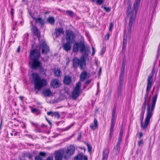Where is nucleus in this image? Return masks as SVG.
<instances>
[{"label": "nucleus", "mask_w": 160, "mask_h": 160, "mask_svg": "<svg viewBox=\"0 0 160 160\" xmlns=\"http://www.w3.org/2000/svg\"><path fill=\"white\" fill-rule=\"evenodd\" d=\"M122 131H121L120 132L119 137L118 138V141L121 142L122 139Z\"/></svg>", "instance_id": "obj_35"}, {"label": "nucleus", "mask_w": 160, "mask_h": 160, "mask_svg": "<svg viewBox=\"0 0 160 160\" xmlns=\"http://www.w3.org/2000/svg\"><path fill=\"white\" fill-rule=\"evenodd\" d=\"M52 112H53L51 111L48 112H47V114L48 116L51 115V116L53 117V115H52Z\"/></svg>", "instance_id": "obj_48"}, {"label": "nucleus", "mask_w": 160, "mask_h": 160, "mask_svg": "<svg viewBox=\"0 0 160 160\" xmlns=\"http://www.w3.org/2000/svg\"><path fill=\"white\" fill-rule=\"evenodd\" d=\"M34 89L35 90H39L44 87H45L47 84V81H34Z\"/></svg>", "instance_id": "obj_6"}, {"label": "nucleus", "mask_w": 160, "mask_h": 160, "mask_svg": "<svg viewBox=\"0 0 160 160\" xmlns=\"http://www.w3.org/2000/svg\"><path fill=\"white\" fill-rule=\"evenodd\" d=\"M115 116V113H112V119L111 121V124L110 127V131L109 135V137L110 139H111L113 135V128L115 124V120L114 118Z\"/></svg>", "instance_id": "obj_8"}, {"label": "nucleus", "mask_w": 160, "mask_h": 160, "mask_svg": "<svg viewBox=\"0 0 160 160\" xmlns=\"http://www.w3.org/2000/svg\"><path fill=\"white\" fill-rule=\"evenodd\" d=\"M81 86V84L80 82H78L76 84L72 92V97L73 99L76 100L80 95Z\"/></svg>", "instance_id": "obj_5"}, {"label": "nucleus", "mask_w": 160, "mask_h": 160, "mask_svg": "<svg viewBox=\"0 0 160 160\" xmlns=\"http://www.w3.org/2000/svg\"><path fill=\"white\" fill-rule=\"evenodd\" d=\"M113 24L111 22L110 23V26L109 28V31H111L113 27Z\"/></svg>", "instance_id": "obj_40"}, {"label": "nucleus", "mask_w": 160, "mask_h": 160, "mask_svg": "<svg viewBox=\"0 0 160 160\" xmlns=\"http://www.w3.org/2000/svg\"><path fill=\"white\" fill-rule=\"evenodd\" d=\"M19 98L22 101L23 97H22V96H19Z\"/></svg>", "instance_id": "obj_59"}, {"label": "nucleus", "mask_w": 160, "mask_h": 160, "mask_svg": "<svg viewBox=\"0 0 160 160\" xmlns=\"http://www.w3.org/2000/svg\"><path fill=\"white\" fill-rule=\"evenodd\" d=\"M66 14L69 15L71 17L73 16V12L71 11L67 10L66 11Z\"/></svg>", "instance_id": "obj_33"}, {"label": "nucleus", "mask_w": 160, "mask_h": 160, "mask_svg": "<svg viewBox=\"0 0 160 160\" xmlns=\"http://www.w3.org/2000/svg\"><path fill=\"white\" fill-rule=\"evenodd\" d=\"M46 160H53V157L52 156L48 157Z\"/></svg>", "instance_id": "obj_49"}, {"label": "nucleus", "mask_w": 160, "mask_h": 160, "mask_svg": "<svg viewBox=\"0 0 160 160\" xmlns=\"http://www.w3.org/2000/svg\"><path fill=\"white\" fill-rule=\"evenodd\" d=\"M75 150V147L71 145L66 151V153L68 156L64 155V158L66 159H68L70 155L74 153Z\"/></svg>", "instance_id": "obj_9"}, {"label": "nucleus", "mask_w": 160, "mask_h": 160, "mask_svg": "<svg viewBox=\"0 0 160 160\" xmlns=\"http://www.w3.org/2000/svg\"><path fill=\"white\" fill-rule=\"evenodd\" d=\"M149 92H146V93L145 95V96L144 98V101L143 103L142 108H146V105L147 102H148V97Z\"/></svg>", "instance_id": "obj_23"}, {"label": "nucleus", "mask_w": 160, "mask_h": 160, "mask_svg": "<svg viewBox=\"0 0 160 160\" xmlns=\"http://www.w3.org/2000/svg\"><path fill=\"white\" fill-rule=\"evenodd\" d=\"M109 152V150L108 148H106L104 149L103 151L102 158V160H107L108 154Z\"/></svg>", "instance_id": "obj_14"}, {"label": "nucleus", "mask_w": 160, "mask_h": 160, "mask_svg": "<svg viewBox=\"0 0 160 160\" xmlns=\"http://www.w3.org/2000/svg\"><path fill=\"white\" fill-rule=\"evenodd\" d=\"M109 37V34L108 33L106 35H105L104 37L105 39L106 40H108Z\"/></svg>", "instance_id": "obj_39"}, {"label": "nucleus", "mask_w": 160, "mask_h": 160, "mask_svg": "<svg viewBox=\"0 0 160 160\" xmlns=\"http://www.w3.org/2000/svg\"><path fill=\"white\" fill-rule=\"evenodd\" d=\"M91 82V81H87L86 82V84H89Z\"/></svg>", "instance_id": "obj_57"}, {"label": "nucleus", "mask_w": 160, "mask_h": 160, "mask_svg": "<svg viewBox=\"0 0 160 160\" xmlns=\"http://www.w3.org/2000/svg\"><path fill=\"white\" fill-rule=\"evenodd\" d=\"M53 115L55 117L59 118L60 117V115L58 112H52Z\"/></svg>", "instance_id": "obj_34"}, {"label": "nucleus", "mask_w": 160, "mask_h": 160, "mask_svg": "<svg viewBox=\"0 0 160 160\" xmlns=\"http://www.w3.org/2000/svg\"><path fill=\"white\" fill-rule=\"evenodd\" d=\"M155 71V69L154 68L152 70V72L149 75L147 80H152L153 78L152 77L154 75V74Z\"/></svg>", "instance_id": "obj_29"}, {"label": "nucleus", "mask_w": 160, "mask_h": 160, "mask_svg": "<svg viewBox=\"0 0 160 160\" xmlns=\"http://www.w3.org/2000/svg\"><path fill=\"white\" fill-rule=\"evenodd\" d=\"M32 31L34 35L37 36V37L39 38L40 37V33L36 27L32 26Z\"/></svg>", "instance_id": "obj_15"}, {"label": "nucleus", "mask_w": 160, "mask_h": 160, "mask_svg": "<svg viewBox=\"0 0 160 160\" xmlns=\"http://www.w3.org/2000/svg\"><path fill=\"white\" fill-rule=\"evenodd\" d=\"M127 39L126 38H125V37H124V38L123 40V49L125 48L127 45Z\"/></svg>", "instance_id": "obj_31"}, {"label": "nucleus", "mask_w": 160, "mask_h": 160, "mask_svg": "<svg viewBox=\"0 0 160 160\" xmlns=\"http://www.w3.org/2000/svg\"><path fill=\"white\" fill-rule=\"evenodd\" d=\"M51 86L53 88H57L60 86V83L59 81H52L51 82Z\"/></svg>", "instance_id": "obj_16"}, {"label": "nucleus", "mask_w": 160, "mask_h": 160, "mask_svg": "<svg viewBox=\"0 0 160 160\" xmlns=\"http://www.w3.org/2000/svg\"><path fill=\"white\" fill-rule=\"evenodd\" d=\"M122 89L121 87H118V98L121 95L122 92Z\"/></svg>", "instance_id": "obj_32"}, {"label": "nucleus", "mask_w": 160, "mask_h": 160, "mask_svg": "<svg viewBox=\"0 0 160 160\" xmlns=\"http://www.w3.org/2000/svg\"><path fill=\"white\" fill-rule=\"evenodd\" d=\"M121 142L118 141L116 146L114 148L116 154L117 155L119 153Z\"/></svg>", "instance_id": "obj_24"}, {"label": "nucleus", "mask_w": 160, "mask_h": 160, "mask_svg": "<svg viewBox=\"0 0 160 160\" xmlns=\"http://www.w3.org/2000/svg\"><path fill=\"white\" fill-rule=\"evenodd\" d=\"M20 47L19 46L17 49V51L18 52H20Z\"/></svg>", "instance_id": "obj_58"}, {"label": "nucleus", "mask_w": 160, "mask_h": 160, "mask_svg": "<svg viewBox=\"0 0 160 160\" xmlns=\"http://www.w3.org/2000/svg\"><path fill=\"white\" fill-rule=\"evenodd\" d=\"M38 109L35 108H32L31 109V112L32 113H35L37 111Z\"/></svg>", "instance_id": "obj_44"}, {"label": "nucleus", "mask_w": 160, "mask_h": 160, "mask_svg": "<svg viewBox=\"0 0 160 160\" xmlns=\"http://www.w3.org/2000/svg\"><path fill=\"white\" fill-rule=\"evenodd\" d=\"M125 60H124L123 59V61L122 64V66L121 67V75L120 78L121 80H122L123 79V76L124 69L125 67Z\"/></svg>", "instance_id": "obj_17"}, {"label": "nucleus", "mask_w": 160, "mask_h": 160, "mask_svg": "<svg viewBox=\"0 0 160 160\" xmlns=\"http://www.w3.org/2000/svg\"><path fill=\"white\" fill-rule=\"evenodd\" d=\"M28 158L29 159H32V155L31 154H29L28 155Z\"/></svg>", "instance_id": "obj_52"}, {"label": "nucleus", "mask_w": 160, "mask_h": 160, "mask_svg": "<svg viewBox=\"0 0 160 160\" xmlns=\"http://www.w3.org/2000/svg\"><path fill=\"white\" fill-rule=\"evenodd\" d=\"M92 55H93L95 53V50H94V48L93 47H92Z\"/></svg>", "instance_id": "obj_53"}, {"label": "nucleus", "mask_w": 160, "mask_h": 160, "mask_svg": "<svg viewBox=\"0 0 160 160\" xmlns=\"http://www.w3.org/2000/svg\"><path fill=\"white\" fill-rule=\"evenodd\" d=\"M55 33L56 35V37L59 36L61 34L64 33V31L62 28H59L55 30Z\"/></svg>", "instance_id": "obj_22"}, {"label": "nucleus", "mask_w": 160, "mask_h": 160, "mask_svg": "<svg viewBox=\"0 0 160 160\" xmlns=\"http://www.w3.org/2000/svg\"><path fill=\"white\" fill-rule=\"evenodd\" d=\"M64 154V151L60 150L55 152V160H62Z\"/></svg>", "instance_id": "obj_11"}, {"label": "nucleus", "mask_w": 160, "mask_h": 160, "mask_svg": "<svg viewBox=\"0 0 160 160\" xmlns=\"http://www.w3.org/2000/svg\"><path fill=\"white\" fill-rule=\"evenodd\" d=\"M111 92V90H110L109 91V96H110V95Z\"/></svg>", "instance_id": "obj_63"}, {"label": "nucleus", "mask_w": 160, "mask_h": 160, "mask_svg": "<svg viewBox=\"0 0 160 160\" xmlns=\"http://www.w3.org/2000/svg\"><path fill=\"white\" fill-rule=\"evenodd\" d=\"M71 43L67 42L66 43L63 44L62 47L63 49L66 52L69 51L71 49V46L70 45Z\"/></svg>", "instance_id": "obj_21"}, {"label": "nucleus", "mask_w": 160, "mask_h": 160, "mask_svg": "<svg viewBox=\"0 0 160 160\" xmlns=\"http://www.w3.org/2000/svg\"><path fill=\"white\" fill-rule=\"evenodd\" d=\"M138 134L139 135V138L140 139L142 136V134L141 132H139Z\"/></svg>", "instance_id": "obj_50"}, {"label": "nucleus", "mask_w": 160, "mask_h": 160, "mask_svg": "<svg viewBox=\"0 0 160 160\" xmlns=\"http://www.w3.org/2000/svg\"><path fill=\"white\" fill-rule=\"evenodd\" d=\"M35 114L38 115L40 113V111L38 109L37 111H36L35 112Z\"/></svg>", "instance_id": "obj_51"}, {"label": "nucleus", "mask_w": 160, "mask_h": 160, "mask_svg": "<svg viewBox=\"0 0 160 160\" xmlns=\"http://www.w3.org/2000/svg\"><path fill=\"white\" fill-rule=\"evenodd\" d=\"M79 48L80 51L82 53L84 52V53L79 59L77 57H75L73 59V67L76 68L79 66L81 69L84 70L86 68L85 59L88 56L89 49L85 47L84 42L82 41L76 42L74 44L73 51L75 52H77Z\"/></svg>", "instance_id": "obj_1"}, {"label": "nucleus", "mask_w": 160, "mask_h": 160, "mask_svg": "<svg viewBox=\"0 0 160 160\" xmlns=\"http://www.w3.org/2000/svg\"><path fill=\"white\" fill-rule=\"evenodd\" d=\"M37 132H41V131L39 130H37Z\"/></svg>", "instance_id": "obj_64"}, {"label": "nucleus", "mask_w": 160, "mask_h": 160, "mask_svg": "<svg viewBox=\"0 0 160 160\" xmlns=\"http://www.w3.org/2000/svg\"><path fill=\"white\" fill-rule=\"evenodd\" d=\"M101 68H99V74H100V73H101Z\"/></svg>", "instance_id": "obj_60"}, {"label": "nucleus", "mask_w": 160, "mask_h": 160, "mask_svg": "<svg viewBox=\"0 0 160 160\" xmlns=\"http://www.w3.org/2000/svg\"><path fill=\"white\" fill-rule=\"evenodd\" d=\"M35 160H42L41 157L39 156H37L35 158Z\"/></svg>", "instance_id": "obj_42"}, {"label": "nucleus", "mask_w": 160, "mask_h": 160, "mask_svg": "<svg viewBox=\"0 0 160 160\" xmlns=\"http://www.w3.org/2000/svg\"><path fill=\"white\" fill-rule=\"evenodd\" d=\"M83 160H88V158L86 156H84L83 158Z\"/></svg>", "instance_id": "obj_55"}, {"label": "nucleus", "mask_w": 160, "mask_h": 160, "mask_svg": "<svg viewBox=\"0 0 160 160\" xmlns=\"http://www.w3.org/2000/svg\"><path fill=\"white\" fill-rule=\"evenodd\" d=\"M11 12L12 15H13L14 13V10L13 9H12L11 11Z\"/></svg>", "instance_id": "obj_56"}, {"label": "nucleus", "mask_w": 160, "mask_h": 160, "mask_svg": "<svg viewBox=\"0 0 160 160\" xmlns=\"http://www.w3.org/2000/svg\"><path fill=\"white\" fill-rule=\"evenodd\" d=\"M90 126L92 130H94L98 128V121L96 118H95L94 119L93 123L91 124Z\"/></svg>", "instance_id": "obj_19"}, {"label": "nucleus", "mask_w": 160, "mask_h": 160, "mask_svg": "<svg viewBox=\"0 0 160 160\" xmlns=\"http://www.w3.org/2000/svg\"><path fill=\"white\" fill-rule=\"evenodd\" d=\"M41 48L42 49V54H47L49 51V47L47 45L46 42H42L40 44Z\"/></svg>", "instance_id": "obj_10"}, {"label": "nucleus", "mask_w": 160, "mask_h": 160, "mask_svg": "<svg viewBox=\"0 0 160 160\" xmlns=\"http://www.w3.org/2000/svg\"><path fill=\"white\" fill-rule=\"evenodd\" d=\"M140 1L141 0H136L135 2L133 4V10H134V13L135 16L137 13V10L139 5Z\"/></svg>", "instance_id": "obj_13"}, {"label": "nucleus", "mask_w": 160, "mask_h": 160, "mask_svg": "<svg viewBox=\"0 0 160 160\" xmlns=\"http://www.w3.org/2000/svg\"><path fill=\"white\" fill-rule=\"evenodd\" d=\"M53 74L56 77H59L61 76L62 73L60 70V68H58L54 69Z\"/></svg>", "instance_id": "obj_20"}, {"label": "nucleus", "mask_w": 160, "mask_h": 160, "mask_svg": "<svg viewBox=\"0 0 160 160\" xmlns=\"http://www.w3.org/2000/svg\"><path fill=\"white\" fill-rule=\"evenodd\" d=\"M30 79H32L31 80H40V77L39 75L36 73H32L30 77ZM42 80H44L42 79Z\"/></svg>", "instance_id": "obj_18"}, {"label": "nucleus", "mask_w": 160, "mask_h": 160, "mask_svg": "<svg viewBox=\"0 0 160 160\" xmlns=\"http://www.w3.org/2000/svg\"><path fill=\"white\" fill-rule=\"evenodd\" d=\"M103 8L104 10H105L107 12H110V9L109 8H107L104 7Z\"/></svg>", "instance_id": "obj_46"}, {"label": "nucleus", "mask_w": 160, "mask_h": 160, "mask_svg": "<svg viewBox=\"0 0 160 160\" xmlns=\"http://www.w3.org/2000/svg\"><path fill=\"white\" fill-rule=\"evenodd\" d=\"M103 2V0H97L96 3L98 5H101Z\"/></svg>", "instance_id": "obj_36"}, {"label": "nucleus", "mask_w": 160, "mask_h": 160, "mask_svg": "<svg viewBox=\"0 0 160 160\" xmlns=\"http://www.w3.org/2000/svg\"><path fill=\"white\" fill-rule=\"evenodd\" d=\"M82 154L81 153L78 154L75 157L74 160H82Z\"/></svg>", "instance_id": "obj_30"}, {"label": "nucleus", "mask_w": 160, "mask_h": 160, "mask_svg": "<svg viewBox=\"0 0 160 160\" xmlns=\"http://www.w3.org/2000/svg\"><path fill=\"white\" fill-rule=\"evenodd\" d=\"M49 12H45L44 13H45V14H48V13H49Z\"/></svg>", "instance_id": "obj_62"}, {"label": "nucleus", "mask_w": 160, "mask_h": 160, "mask_svg": "<svg viewBox=\"0 0 160 160\" xmlns=\"http://www.w3.org/2000/svg\"><path fill=\"white\" fill-rule=\"evenodd\" d=\"M42 93L45 97H49L52 96V93L49 88H46L43 89Z\"/></svg>", "instance_id": "obj_12"}, {"label": "nucleus", "mask_w": 160, "mask_h": 160, "mask_svg": "<svg viewBox=\"0 0 160 160\" xmlns=\"http://www.w3.org/2000/svg\"><path fill=\"white\" fill-rule=\"evenodd\" d=\"M131 6L130 3L128 4L127 9V14L129 16V21L128 28V32L130 33L132 29V24L134 23L135 18V15L134 13V10L130 11Z\"/></svg>", "instance_id": "obj_4"}, {"label": "nucleus", "mask_w": 160, "mask_h": 160, "mask_svg": "<svg viewBox=\"0 0 160 160\" xmlns=\"http://www.w3.org/2000/svg\"><path fill=\"white\" fill-rule=\"evenodd\" d=\"M64 83L67 85L69 84L71 82V81H63Z\"/></svg>", "instance_id": "obj_41"}, {"label": "nucleus", "mask_w": 160, "mask_h": 160, "mask_svg": "<svg viewBox=\"0 0 160 160\" xmlns=\"http://www.w3.org/2000/svg\"><path fill=\"white\" fill-rule=\"evenodd\" d=\"M32 124L35 127H37V124L36 123H32Z\"/></svg>", "instance_id": "obj_61"}, {"label": "nucleus", "mask_w": 160, "mask_h": 160, "mask_svg": "<svg viewBox=\"0 0 160 160\" xmlns=\"http://www.w3.org/2000/svg\"><path fill=\"white\" fill-rule=\"evenodd\" d=\"M35 20V22L37 23H38L41 25H43L45 23V22L41 18H33Z\"/></svg>", "instance_id": "obj_26"}, {"label": "nucleus", "mask_w": 160, "mask_h": 160, "mask_svg": "<svg viewBox=\"0 0 160 160\" xmlns=\"http://www.w3.org/2000/svg\"><path fill=\"white\" fill-rule=\"evenodd\" d=\"M152 81H148L147 87L146 92H149V91L152 85Z\"/></svg>", "instance_id": "obj_28"}, {"label": "nucleus", "mask_w": 160, "mask_h": 160, "mask_svg": "<svg viewBox=\"0 0 160 160\" xmlns=\"http://www.w3.org/2000/svg\"><path fill=\"white\" fill-rule=\"evenodd\" d=\"M55 21L54 18L52 17H49L47 19V21L52 25L54 24Z\"/></svg>", "instance_id": "obj_27"}, {"label": "nucleus", "mask_w": 160, "mask_h": 160, "mask_svg": "<svg viewBox=\"0 0 160 160\" xmlns=\"http://www.w3.org/2000/svg\"><path fill=\"white\" fill-rule=\"evenodd\" d=\"M40 52L36 49L30 51L29 54V65L30 67L33 69L40 70L42 67V63L39 60Z\"/></svg>", "instance_id": "obj_3"}, {"label": "nucleus", "mask_w": 160, "mask_h": 160, "mask_svg": "<svg viewBox=\"0 0 160 160\" xmlns=\"http://www.w3.org/2000/svg\"><path fill=\"white\" fill-rule=\"evenodd\" d=\"M143 144V140L142 139H141L138 142V146H140L141 144Z\"/></svg>", "instance_id": "obj_43"}, {"label": "nucleus", "mask_w": 160, "mask_h": 160, "mask_svg": "<svg viewBox=\"0 0 160 160\" xmlns=\"http://www.w3.org/2000/svg\"><path fill=\"white\" fill-rule=\"evenodd\" d=\"M123 81H120L119 82V87H121V88H122V86L123 85Z\"/></svg>", "instance_id": "obj_47"}, {"label": "nucleus", "mask_w": 160, "mask_h": 160, "mask_svg": "<svg viewBox=\"0 0 160 160\" xmlns=\"http://www.w3.org/2000/svg\"><path fill=\"white\" fill-rule=\"evenodd\" d=\"M88 78V75L87 72L85 71H83L80 75V79L84 80L87 79Z\"/></svg>", "instance_id": "obj_25"}, {"label": "nucleus", "mask_w": 160, "mask_h": 160, "mask_svg": "<svg viewBox=\"0 0 160 160\" xmlns=\"http://www.w3.org/2000/svg\"><path fill=\"white\" fill-rule=\"evenodd\" d=\"M46 155V153L44 152H40L39 155V156H45Z\"/></svg>", "instance_id": "obj_45"}, {"label": "nucleus", "mask_w": 160, "mask_h": 160, "mask_svg": "<svg viewBox=\"0 0 160 160\" xmlns=\"http://www.w3.org/2000/svg\"><path fill=\"white\" fill-rule=\"evenodd\" d=\"M115 111H116V108H115V107H114L112 110V113H115Z\"/></svg>", "instance_id": "obj_54"}, {"label": "nucleus", "mask_w": 160, "mask_h": 160, "mask_svg": "<svg viewBox=\"0 0 160 160\" xmlns=\"http://www.w3.org/2000/svg\"><path fill=\"white\" fill-rule=\"evenodd\" d=\"M157 97L158 94L155 93L154 96L152 97L151 104H148L146 110L147 115L145 119V123L144 125H143V120L146 108H141L140 119L141 120V128L143 130L146 129L147 128L148 125L149 123L150 119L153 115V112L154 111L155 107Z\"/></svg>", "instance_id": "obj_2"}, {"label": "nucleus", "mask_w": 160, "mask_h": 160, "mask_svg": "<svg viewBox=\"0 0 160 160\" xmlns=\"http://www.w3.org/2000/svg\"><path fill=\"white\" fill-rule=\"evenodd\" d=\"M87 145L88 147V150L89 152H90L92 150V148L91 146L88 143H87Z\"/></svg>", "instance_id": "obj_37"}, {"label": "nucleus", "mask_w": 160, "mask_h": 160, "mask_svg": "<svg viewBox=\"0 0 160 160\" xmlns=\"http://www.w3.org/2000/svg\"><path fill=\"white\" fill-rule=\"evenodd\" d=\"M63 80H71V77L69 75L64 76Z\"/></svg>", "instance_id": "obj_38"}, {"label": "nucleus", "mask_w": 160, "mask_h": 160, "mask_svg": "<svg viewBox=\"0 0 160 160\" xmlns=\"http://www.w3.org/2000/svg\"><path fill=\"white\" fill-rule=\"evenodd\" d=\"M67 42L71 43H73L75 40V36L74 33L72 31L67 32L66 35Z\"/></svg>", "instance_id": "obj_7"}]
</instances>
